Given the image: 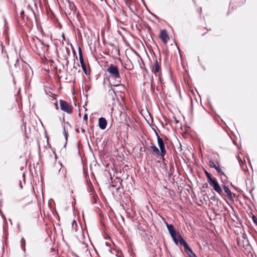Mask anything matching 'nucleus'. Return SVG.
Masks as SVG:
<instances>
[{"label":"nucleus","instance_id":"nucleus-1","mask_svg":"<svg viewBox=\"0 0 257 257\" xmlns=\"http://www.w3.org/2000/svg\"><path fill=\"white\" fill-rule=\"evenodd\" d=\"M106 71L110 74L112 77L114 78L115 82H117L114 86H118L121 85V77L118 67L116 66L113 64H110Z\"/></svg>","mask_w":257,"mask_h":257},{"label":"nucleus","instance_id":"nucleus-2","mask_svg":"<svg viewBox=\"0 0 257 257\" xmlns=\"http://www.w3.org/2000/svg\"><path fill=\"white\" fill-rule=\"evenodd\" d=\"M207 178V180L211 187L217 192L220 195H222V188L218 182L217 179L212 177L210 173H206L205 174Z\"/></svg>","mask_w":257,"mask_h":257},{"label":"nucleus","instance_id":"nucleus-3","mask_svg":"<svg viewBox=\"0 0 257 257\" xmlns=\"http://www.w3.org/2000/svg\"><path fill=\"white\" fill-rule=\"evenodd\" d=\"M60 109L68 114H71L72 111V107L68 104V103L65 100L61 99L60 100Z\"/></svg>","mask_w":257,"mask_h":257},{"label":"nucleus","instance_id":"nucleus-4","mask_svg":"<svg viewBox=\"0 0 257 257\" xmlns=\"http://www.w3.org/2000/svg\"><path fill=\"white\" fill-rule=\"evenodd\" d=\"M171 236L176 245L179 243L181 245L184 246V244L187 242L179 232L171 235Z\"/></svg>","mask_w":257,"mask_h":257},{"label":"nucleus","instance_id":"nucleus-5","mask_svg":"<svg viewBox=\"0 0 257 257\" xmlns=\"http://www.w3.org/2000/svg\"><path fill=\"white\" fill-rule=\"evenodd\" d=\"M152 71L156 76H157L158 74H160L161 72V59L158 61L157 59L156 60L153 66L151 68Z\"/></svg>","mask_w":257,"mask_h":257},{"label":"nucleus","instance_id":"nucleus-6","mask_svg":"<svg viewBox=\"0 0 257 257\" xmlns=\"http://www.w3.org/2000/svg\"><path fill=\"white\" fill-rule=\"evenodd\" d=\"M209 166L210 167L214 168L217 172L220 175L224 176L226 178H227L226 175L224 174V173L222 171L221 169L220 168V166L219 165H216L213 160H210L209 161Z\"/></svg>","mask_w":257,"mask_h":257},{"label":"nucleus","instance_id":"nucleus-7","mask_svg":"<svg viewBox=\"0 0 257 257\" xmlns=\"http://www.w3.org/2000/svg\"><path fill=\"white\" fill-rule=\"evenodd\" d=\"M159 38L162 40L164 44L168 42V40L170 39V37L166 29L162 30L160 31Z\"/></svg>","mask_w":257,"mask_h":257},{"label":"nucleus","instance_id":"nucleus-8","mask_svg":"<svg viewBox=\"0 0 257 257\" xmlns=\"http://www.w3.org/2000/svg\"><path fill=\"white\" fill-rule=\"evenodd\" d=\"M66 1L68 3L67 12L68 13V14L70 15L71 13L72 12L73 14L75 15L76 14V7L75 6L74 3L71 2L70 0H66Z\"/></svg>","mask_w":257,"mask_h":257},{"label":"nucleus","instance_id":"nucleus-9","mask_svg":"<svg viewBox=\"0 0 257 257\" xmlns=\"http://www.w3.org/2000/svg\"><path fill=\"white\" fill-rule=\"evenodd\" d=\"M185 252L188 254L189 257H197L196 254L193 251L191 248L189 246L187 242L184 244L183 246Z\"/></svg>","mask_w":257,"mask_h":257},{"label":"nucleus","instance_id":"nucleus-10","mask_svg":"<svg viewBox=\"0 0 257 257\" xmlns=\"http://www.w3.org/2000/svg\"><path fill=\"white\" fill-rule=\"evenodd\" d=\"M107 124V120L104 117H101L98 119V126L100 129L104 130L106 127Z\"/></svg>","mask_w":257,"mask_h":257},{"label":"nucleus","instance_id":"nucleus-11","mask_svg":"<svg viewBox=\"0 0 257 257\" xmlns=\"http://www.w3.org/2000/svg\"><path fill=\"white\" fill-rule=\"evenodd\" d=\"M166 226H167V229H168L171 236L179 232L178 231H177L175 230L174 226L173 224H168L167 223H166Z\"/></svg>","mask_w":257,"mask_h":257},{"label":"nucleus","instance_id":"nucleus-12","mask_svg":"<svg viewBox=\"0 0 257 257\" xmlns=\"http://www.w3.org/2000/svg\"><path fill=\"white\" fill-rule=\"evenodd\" d=\"M151 151L152 154L155 156L159 157V149L155 145H152L148 148Z\"/></svg>","mask_w":257,"mask_h":257},{"label":"nucleus","instance_id":"nucleus-13","mask_svg":"<svg viewBox=\"0 0 257 257\" xmlns=\"http://www.w3.org/2000/svg\"><path fill=\"white\" fill-rule=\"evenodd\" d=\"M222 187L225 191V192L227 194L228 198L231 200H233L232 194L231 190L229 189L228 186L225 185H223Z\"/></svg>","mask_w":257,"mask_h":257},{"label":"nucleus","instance_id":"nucleus-14","mask_svg":"<svg viewBox=\"0 0 257 257\" xmlns=\"http://www.w3.org/2000/svg\"><path fill=\"white\" fill-rule=\"evenodd\" d=\"M157 139L158 145V146H159L160 149L165 148V143H164V142L163 140L162 139V138H161L160 137V136H158V138H157Z\"/></svg>","mask_w":257,"mask_h":257},{"label":"nucleus","instance_id":"nucleus-15","mask_svg":"<svg viewBox=\"0 0 257 257\" xmlns=\"http://www.w3.org/2000/svg\"><path fill=\"white\" fill-rule=\"evenodd\" d=\"M166 154V151L165 148L160 149V150H159V156H160L161 157V159L163 161H164L165 160V156Z\"/></svg>","mask_w":257,"mask_h":257},{"label":"nucleus","instance_id":"nucleus-16","mask_svg":"<svg viewBox=\"0 0 257 257\" xmlns=\"http://www.w3.org/2000/svg\"><path fill=\"white\" fill-rule=\"evenodd\" d=\"M78 54H79V60H80V63L84 62L82 52L81 48L79 46L78 47Z\"/></svg>","mask_w":257,"mask_h":257},{"label":"nucleus","instance_id":"nucleus-17","mask_svg":"<svg viewBox=\"0 0 257 257\" xmlns=\"http://www.w3.org/2000/svg\"><path fill=\"white\" fill-rule=\"evenodd\" d=\"M28 8L29 9L32 11V13H33V15L34 16L36 23H38V17L36 16V13H35L34 10H33L32 7L30 5H28Z\"/></svg>","mask_w":257,"mask_h":257},{"label":"nucleus","instance_id":"nucleus-18","mask_svg":"<svg viewBox=\"0 0 257 257\" xmlns=\"http://www.w3.org/2000/svg\"><path fill=\"white\" fill-rule=\"evenodd\" d=\"M21 247L24 252L26 251V242L24 237H22L21 240Z\"/></svg>","mask_w":257,"mask_h":257},{"label":"nucleus","instance_id":"nucleus-19","mask_svg":"<svg viewBox=\"0 0 257 257\" xmlns=\"http://www.w3.org/2000/svg\"><path fill=\"white\" fill-rule=\"evenodd\" d=\"M80 64H81L82 69L83 70V71L86 75H87V72L85 64L84 62H83Z\"/></svg>","mask_w":257,"mask_h":257},{"label":"nucleus","instance_id":"nucleus-20","mask_svg":"<svg viewBox=\"0 0 257 257\" xmlns=\"http://www.w3.org/2000/svg\"><path fill=\"white\" fill-rule=\"evenodd\" d=\"M242 238L243 239L246 240V242L247 243V244H249V241H248V240L247 237V235L246 234V233L245 232L242 233Z\"/></svg>","mask_w":257,"mask_h":257},{"label":"nucleus","instance_id":"nucleus-21","mask_svg":"<svg viewBox=\"0 0 257 257\" xmlns=\"http://www.w3.org/2000/svg\"><path fill=\"white\" fill-rule=\"evenodd\" d=\"M64 135L65 136V138L66 139V141H67V139H68V133L66 132V130H65V126H64Z\"/></svg>","mask_w":257,"mask_h":257},{"label":"nucleus","instance_id":"nucleus-22","mask_svg":"<svg viewBox=\"0 0 257 257\" xmlns=\"http://www.w3.org/2000/svg\"><path fill=\"white\" fill-rule=\"evenodd\" d=\"M252 220L253 223L257 226V218L255 216L253 215L252 217Z\"/></svg>","mask_w":257,"mask_h":257},{"label":"nucleus","instance_id":"nucleus-23","mask_svg":"<svg viewBox=\"0 0 257 257\" xmlns=\"http://www.w3.org/2000/svg\"><path fill=\"white\" fill-rule=\"evenodd\" d=\"M124 2L125 3V5L130 8V9L132 10L131 8V3L130 2H128V0H125Z\"/></svg>","mask_w":257,"mask_h":257},{"label":"nucleus","instance_id":"nucleus-24","mask_svg":"<svg viewBox=\"0 0 257 257\" xmlns=\"http://www.w3.org/2000/svg\"><path fill=\"white\" fill-rule=\"evenodd\" d=\"M71 47H72V52H73V55L75 57V58H74V59L76 58V59H77V57L76 56V51L75 50H74L73 47L71 45Z\"/></svg>","mask_w":257,"mask_h":257},{"label":"nucleus","instance_id":"nucleus-25","mask_svg":"<svg viewBox=\"0 0 257 257\" xmlns=\"http://www.w3.org/2000/svg\"><path fill=\"white\" fill-rule=\"evenodd\" d=\"M210 199L213 200V201H216V200H218V199L216 198V197L215 196V195H213L212 196L211 198H210Z\"/></svg>","mask_w":257,"mask_h":257},{"label":"nucleus","instance_id":"nucleus-26","mask_svg":"<svg viewBox=\"0 0 257 257\" xmlns=\"http://www.w3.org/2000/svg\"><path fill=\"white\" fill-rule=\"evenodd\" d=\"M161 75H162V72H161V73L160 74H158L157 76H158V78H159V80L160 82H162V77H161Z\"/></svg>","mask_w":257,"mask_h":257},{"label":"nucleus","instance_id":"nucleus-27","mask_svg":"<svg viewBox=\"0 0 257 257\" xmlns=\"http://www.w3.org/2000/svg\"><path fill=\"white\" fill-rule=\"evenodd\" d=\"M24 14H25V12H24V10H22L21 13H20V15H21V17L24 19Z\"/></svg>","mask_w":257,"mask_h":257},{"label":"nucleus","instance_id":"nucleus-28","mask_svg":"<svg viewBox=\"0 0 257 257\" xmlns=\"http://www.w3.org/2000/svg\"><path fill=\"white\" fill-rule=\"evenodd\" d=\"M153 130L154 131L156 136H157V138H158V136L159 135L158 132L155 130V128L152 127Z\"/></svg>","mask_w":257,"mask_h":257},{"label":"nucleus","instance_id":"nucleus-29","mask_svg":"<svg viewBox=\"0 0 257 257\" xmlns=\"http://www.w3.org/2000/svg\"><path fill=\"white\" fill-rule=\"evenodd\" d=\"M116 179L118 180V181L119 182L120 184L121 185L122 180L119 177H116Z\"/></svg>","mask_w":257,"mask_h":257},{"label":"nucleus","instance_id":"nucleus-30","mask_svg":"<svg viewBox=\"0 0 257 257\" xmlns=\"http://www.w3.org/2000/svg\"><path fill=\"white\" fill-rule=\"evenodd\" d=\"M87 119H88L87 114L85 113L84 116H83V119L87 121Z\"/></svg>","mask_w":257,"mask_h":257},{"label":"nucleus","instance_id":"nucleus-31","mask_svg":"<svg viewBox=\"0 0 257 257\" xmlns=\"http://www.w3.org/2000/svg\"><path fill=\"white\" fill-rule=\"evenodd\" d=\"M150 13L152 15V16H153L157 20H159V18L158 16H157L155 14L152 13L151 12H150Z\"/></svg>","mask_w":257,"mask_h":257},{"label":"nucleus","instance_id":"nucleus-32","mask_svg":"<svg viewBox=\"0 0 257 257\" xmlns=\"http://www.w3.org/2000/svg\"><path fill=\"white\" fill-rule=\"evenodd\" d=\"M208 185L207 183H204L202 186V188H208Z\"/></svg>","mask_w":257,"mask_h":257},{"label":"nucleus","instance_id":"nucleus-33","mask_svg":"<svg viewBox=\"0 0 257 257\" xmlns=\"http://www.w3.org/2000/svg\"><path fill=\"white\" fill-rule=\"evenodd\" d=\"M238 162L239 163V164L241 165V163H242L243 164V162L241 160V159L240 158V157L238 156Z\"/></svg>","mask_w":257,"mask_h":257},{"label":"nucleus","instance_id":"nucleus-34","mask_svg":"<svg viewBox=\"0 0 257 257\" xmlns=\"http://www.w3.org/2000/svg\"><path fill=\"white\" fill-rule=\"evenodd\" d=\"M19 185H20V188L22 189L23 188V185H22V181L21 180L19 181Z\"/></svg>","mask_w":257,"mask_h":257},{"label":"nucleus","instance_id":"nucleus-35","mask_svg":"<svg viewBox=\"0 0 257 257\" xmlns=\"http://www.w3.org/2000/svg\"><path fill=\"white\" fill-rule=\"evenodd\" d=\"M65 60H66V65L67 66L69 64V60H68L67 57H65Z\"/></svg>","mask_w":257,"mask_h":257},{"label":"nucleus","instance_id":"nucleus-36","mask_svg":"<svg viewBox=\"0 0 257 257\" xmlns=\"http://www.w3.org/2000/svg\"><path fill=\"white\" fill-rule=\"evenodd\" d=\"M89 89V87L88 86H85V90L86 91V92H87V91Z\"/></svg>","mask_w":257,"mask_h":257},{"label":"nucleus","instance_id":"nucleus-37","mask_svg":"<svg viewBox=\"0 0 257 257\" xmlns=\"http://www.w3.org/2000/svg\"><path fill=\"white\" fill-rule=\"evenodd\" d=\"M74 224L77 225L76 221L75 220H73L72 222V227H73Z\"/></svg>","mask_w":257,"mask_h":257},{"label":"nucleus","instance_id":"nucleus-38","mask_svg":"<svg viewBox=\"0 0 257 257\" xmlns=\"http://www.w3.org/2000/svg\"><path fill=\"white\" fill-rule=\"evenodd\" d=\"M39 41L40 42V43H41L42 45L44 46V45H45V44L44 43V42L42 40H39Z\"/></svg>","mask_w":257,"mask_h":257},{"label":"nucleus","instance_id":"nucleus-39","mask_svg":"<svg viewBox=\"0 0 257 257\" xmlns=\"http://www.w3.org/2000/svg\"><path fill=\"white\" fill-rule=\"evenodd\" d=\"M114 187V188H115L116 187V185H114V184H111L109 186V187Z\"/></svg>","mask_w":257,"mask_h":257},{"label":"nucleus","instance_id":"nucleus-40","mask_svg":"<svg viewBox=\"0 0 257 257\" xmlns=\"http://www.w3.org/2000/svg\"><path fill=\"white\" fill-rule=\"evenodd\" d=\"M62 38H63V39L64 40H65V35H64V33H63V34H62Z\"/></svg>","mask_w":257,"mask_h":257},{"label":"nucleus","instance_id":"nucleus-41","mask_svg":"<svg viewBox=\"0 0 257 257\" xmlns=\"http://www.w3.org/2000/svg\"><path fill=\"white\" fill-rule=\"evenodd\" d=\"M55 105L56 106V109H58V103L57 102L56 103H55Z\"/></svg>","mask_w":257,"mask_h":257},{"label":"nucleus","instance_id":"nucleus-42","mask_svg":"<svg viewBox=\"0 0 257 257\" xmlns=\"http://www.w3.org/2000/svg\"><path fill=\"white\" fill-rule=\"evenodd\" d=\"M81 130V132L83 133L85 132V130L83 128H82Z\"/></svg>","mask_w":257,"mask_h":257},{"label":"nucleus","instance_id":"nucleus-43","mask_svg":"<svg viewBox=\"0 0 257 257\" xmlns=\"http://www.w3.org/2000/svg\"><path fill=\"white\" fill-rule=\"evenodd\" d=\"M204 172L205 173V174H206V173H209L206 170L204 169Z\"/></svg>","mask_w":257,"mask_h":257},{"label":"nucleus","instance_id":"nucleus-44","mask_svg":"<svg viewBox=\"0 0 257 257\" xmlns=\"http://www.w3.org/2000/svg\"><path fill=\"white\" fill-rule=\"evenodd\" d=\"M105 244H106V246H109L110 245L109 243H108V242H105Z\"/></svg>","mask_w":257,"mask_h":257},{"label":"nucleus","instance_id":"nucleus-45","mask_svg":"<svg viewBox=\"0 0 257 257\" xmlns=\"http://www.w3.org/2000/svg\"><path fill=\"white\" fill-rule=\"evenodd\" d=\"M44 46H46L47 48L49 47V45L48 44H45Z\"/></svg>","mask_w":257,"mask_h":257},{"label":"nucleus","instance_id":"nucleus-46","mask_svg":"<svg viewBox=\"0 0 257 257\" xmlns=\"http://www.w3.org/2000/svg\"><path fill=\"white\" fill-rule=\"evenodd\" d=\"M76 132L77 133H79V130L78 128H76Z\"/></svg>","mask_w":257,"mask_h":257},{"label":"nucleus","instance_id":"nucleus-47","mask_svg":"<svg viewBox=\"0 0 257 257\" xmlns=\"http://www.w3.org/2000/svg\"><path fill=\"white\" fill-rule=\"evenodd\" d=\"M67 14H68V12H67H67H65V14H66V17H67V18H69V16H68V15H67Z\"/></svg>","mask_w":257,"mask_h":257},{"label":"nucleus","instance_id":"nucleus-48","mask_svg":"<svg viewBox=\"0 0 257 257\" xmlns=\"http://www.w3.org/2000/svg\"><path fill=\"white\" fill-rule=\"evenodd\" d=\"M67 14H68V12H67H67H65V14H66V17H67V18H69V16H68V15H67Z\"/></svg>","mask_w":257,"mask_h":257},{"label":"nucleus","instance_id":"nucleus-49","mask_svg":"<svg viewBox=\"0 0 257 257\" xmlns=\"http://www.w3.org/2000/svg\"><path fill=\"white\" fill-rule=\"evenodd\" d=\"M67 14H68V12H67H67H65V14H66V17H67V18H69V16H68V15H67Z\"/></svg>","mask_w":257,"mask_h":257},{"label":"nucleus","instance_id":"nucleus-50","mask_svg":"<svg viewBox=\"0 0 257 257\" xmlns=\"http://www.w3.org/2000/svg\"><path fill=\"white\" fill-rule=\"evenodd\" d=\"M134 51L137 55H139V54L137 53V51H136L135 50H134Z\"/></svg>","mask_w":257,"mask_h":257},{"label":"nucleus","instance_id":"nucleus-51","mask_svg":"<svg viewBox=\"0 0 257 257\" xmlns=\"http://www.w3.org/2000/svg\"><path fill=\"white\" fill-rule=\"evenodd\" d=\"M237 242H238V245H241L240 242L239 241H237Z\"/></svg>","mask_w":257,"mask_h":257},{"label":"nucleus","instance_id":"nucleus-52","mask_svg":"<svg viewBox=\"0 0 257 257\" xmlns=\"http://www.w3.org/2000/svg\"><path fill=\"white\" fill-rule=\"evenodd\" d=\"M23 177L24 178V180H25V174L24 173L23 174Z\"/></svg>","mask_w":257,"mask_h":257},{"label":"nucleus","instance_id":"nucleus-53","mask_svg":"<svg viewBox=\"0 0 257 257\" xmlns=\"http://www.w3.org/2000/svg\"><path fill=\"white\" fill-rule=\"evenodd\" d=\"M73 68L75 69H77V67L75 65H74Z\"/></svg>","mask_w":257,"mask_h":257},{"label":"nucleus","instance_id":"nucleus-54","mask_svg":"<svg viewBox=\"0 0 257 257\" xmlns=\"http://www.w3.org/2000/svg\"><path fill=\"white\" fill-rule=\"evenodd\" d=\"M18 229H19V230H20V225H19V224H18Z\"/></svg>","mask_w":257,"mask_h":257},{"label":"nucleus","instance_id":"nucleus-55","mask_svg":"<svg viewBox=\"0 0 257 257\" xmlns=\"http://www.w3.org/2000/svg\"><path fill=\"white\" fill-rule=\"evenodd\" d=\"M35 6L37 8V4L36 3H35Z\"/></svg>","mask_w":257,"mask_h":257},{"label":"nucleus","instance_id":"nucleus-56","mask_svg":"<svg viewBox=\"0 0 257 257\" xmlns=\"http://www.w3.org/2000/svg\"><path fill=\"white\" fill-rule=\"evenodd\" d=\"M119 187H118L117 188H116V190L117 191L118 190H119Z\"/></svg>","mask_w":257,"mask_h":257},{"label":"nucleus","instance_id":"nucleus-57","mask_svg":"<svg viewBox=\"0 0 257 257\" xmlns=\"http://www.w3.org/2000/svg\"><path fill=\"white\" fill-rule=\"evenodd\" d=\"M67 53H68V55H69V54H70V51H69V50H68V51H67Z\"/></svg>","mask_w":257,"mask_h":257},{"label":"nucleus","instance_id":"nucleus-58","mask_svg":"<svg viewBox=\"0 0 257 257\" xmlns=\"http://www.w3.org/2000/svg\"><path fill=\"white\" fill-rule=\"evenodd\" d=\"M75 256H76V257H79V256H78L76 254H75Z\"/></svg>","mask_w":257,"mask_h":257},{"label":"nucleus","instance_id":"nucleus-59","mask_svg":"<svg viewBox=\"0 0 257 257\" xmlns=\"http://www.w3.org/2000/svg\"><path fill=\"white\" fill-rule=\"evenodd\" d=\"M66 144H67V142H66L65 145H64V147H65L66 146Z\"/></svg>","mask_w":257,"mask_h":257},{"label":"nucleus","instance_id":"nucleus-60","mask_svg":"<svg viewBox=\"0 0 257 257\" xmlns=\"http://www.w3.org/2000/svg\"><path fill=\"white\" fill-rule=\"evenodd\" d=\"M141 151H143V149L142 148H141V150H140Z\"/></svg>","mask_w":257,"mask_h":257},{"label":"nucleus","instance_id":"nucleus-61","mask_svg":"<svg viewBox=\"0 0 257 257\" xmlns=\"http://www.w3.org/2000/svg\"><path fill=\"white\" fill-rule=\"evenodd\" d=\"M65 7H67V6H65ZM67 9H68V8H66V9L67 10H68Z\"/></svg>","mask_w":257,"mask_h":257},{"label":"nucleus","instance_id":"nucleus-62","mask_svg":"<svg viewBox=\"0 0 257 257\" xmlns=\"http://www.w3.org/2000/svg\"><path fill=\"white\" fill-rule=\"evenodd\" d=\"M171 167H172V168H174V166H171Z\"/></svg>","mask_w":257,"mask_h":257},{"label":"nucleus","instance_id":"nucleus-63","mask_svg":"<svg viewBox=\"0 0 257 257\" xmlns=\"http://www.w3.org/2000/svg\"><path fill=\"white\" fill-rule=\"evenodd\" d=\"M202 10V9L201 8L200 10H199V11H200Z\"/></svg>","mask_w":257,"mask_h":257},{"label":"nucleus","instance_id":"nucleus-64","mask_svg":"<svg viewBox=\"0 0 257 257\" xmlns=\"http://www.w3.org/2000/svg\"><path fill=\"white\" fill-rule=\"evenodd\" d=\"M202 10V9L201 8L200 10H199V11H200Z\"/></svg>","mask_w":257,"mask_h":257}]
</instances>
